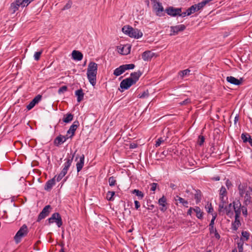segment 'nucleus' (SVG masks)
Returning a JSON list of instances; mask_svg holds the SVG:
<instances>
[{"mask_svg": "<svg viewBox=\"0 0 252 252\" xmlns=\"http://www.w3.org/2000/svg\"><path fill=\"white\" fill-rule=\"evenodd\" d=\"M97 67V64L93 62H91L88 66L87 78L90 84L93 86L95 85L96 82Z\"/></svg>", "mask_w": 252, "mask_h": 252, "instance_id": "nucleus-1", "label": "nucleus"}, {"mask_svg": "<svg viewBox=\"0 0 252 252\" xmlns=\"http://www.w3.org/2000/svg\"><path fill=\"white\" fill-rule=\"evenodd\" d=\"M122 32L129 37L134 38H139L143 35V33L137 29H134L129 25L124 26L122 29Z\"/></svg>", "mask_w": 252, "mask_h": 252, "instance_id": "nucleus-2", "label": "nucleus"}, {"mask_svg": "<svg viewBox=\"0 0 252 252\" xmlns=\"http://www.w3.org/2000/svg\"><path fill=\"white\" fill-rule=\"evenodd\" d=\"M165 12L169 16L176 17L177 16L184 17L186 16V13H182V8H175L169 6L165 9Z\"/></svg>", "mask_w": 252, "mask_h": 252, "instance_id": "nucleus-3", "label": "nucleus"}, {"mask_svg": "<svg viewBox=\"0 0 252 252\" xmlns=\"http://www.w3.org/2000/svg\"><path fill=\"white\" fill-rule=\"evenodd\" d=\"M28 233V227L26 224L23 225L14 237V240L16 244L21 242V238L26 236Z\"/></svg>", "mask_w": 252, "mask_h": 252, "instance_id": "nucleus-4", "label": "nucleus"}, {"mask_svg": "<svg viewBox=\"0 0 252 252\" xmlns=\"http://www.w3.org/2000/svg\"><path fill=\"white\" fill-rule=\"evenodd\" d=\"M48 224L55 222L58 227H60L63 225V220L61 215L59 213H53L51 217L47 220Z\"/></svg>", "mask_w": 252, "mask_h": 252, "instance_id": "nucleus-5", "label": "nucleus"}, {"mask_svg": "<svg viewBox=\"0 0 252 252\" xmlns=\"http://www.w3.org/2000/svg\"><path fill=\"white\" fill-rule=\"evenodd\" d=\"M52 209V207L50 205L45 206L39 213L36 221L39 222L41 220L49 216Z\"/></svg>", "mask_w": 252, "mask_h": 252, "instance_id": "nucleus-6", "label": "nucleus"}, {"mask_svg": "<svg viewBox=\"0 0 252 252\" xmlns=\"http://www.w3.org/2000/svg\"><path fill=\"white\" fill-rule=\"evenodd\" d=\"M186 28V27L184 25H179L175 26L170 27V36L176 35L178 34L180 32L184 31Z\"/></svg>", "mask_w": 252, "mask_h": 252, "instance_id": "nucleus-7", "label": "nucleus"}, {"mask_svg": "<svg viewBox=\"0 0 252 252\" xmlns=\"http://www.w3.org/2000/svg\"><path fill=\"white\" fill-rule=\"evenodd\" d=\"M75 161H76L78 158H79V161H78L76 163V168H77V172H80L84 164V159H85V156L84 155L82 154L81 156L79 155L78 154L75 155Z\"/></svg>", "mask_w": 252, "mask_h": 252, "instance_id": "nucleus-8", "label": "nucleus"}, {"mask_svg": "<svg viewBox=\"0 0 252 252\" xmlns=\"http://www.w3.org/2000/svg\"><path fill=\"white\" fill-rule=\"evenodd\" d=\"M134 84L133 81L131 79H130V78H127L124 79L120 83V86L122 90H127Z\"/></svg>", "mask_w": 252, "mask_h": 252, "instance_id": "nucleus-9", "label": "nucleus"}, {"mask_svg": "<svg viewBox=\"0 0 252 252\" xmlns=\"http://www.w3.org/2000/svg\"><path fill=\"white\" fill-rule=\"evenodd\" d=\"M158 203L161 206L159 208V210L163 213L165 212L167 209L166 198L164 195L162 196L158 199Z\"/></svg>", "mask_w": 252, "mask_h": 252, "instance_id": "nucleus-10", "label": "nucleus"}, {"mask_svg": "<svg viewBox=\"0 0 252 252\" xmlns=\"http://www.w3.org/2000/svg\"><path fill=\"white\" fill-rule=\"evenodd\" d=\"M248 184L247 183H240L238 187L239 195L243 197L244 195L248 190Z\"/></svg>", "mask_w": 252, "mask_h": 252, "instance_id": "nucleus-11", "label": "nucleus"}, {"mask_svg": "<svg viewBox=\"0 0 252 252\" xmlns=\"http://www.w3.org/2000/svg\"><path fill=\"white\" fill-rule=\"evenodd\" d=\"M76 152L77 151H75L71 156H69V157L66 159V161L64 164V167L63 169V170L67 172V171L72 162L73 159L75 156Z\"/></svg>", "mask_w": 252, "mask_h": 252, "instance_id": "nucleus-12", "label": "nucleus"}, {"mask_svg": "<svg viewBox=\"0 0 252 252\" xmlns=\"http://www.w3.org/2000/svg\"><path fill=\"white\" fill-rule=\"evenodd\" d=\"M41 95L38 94L36 95L27 106V109L28 110L32 109L35 105L36 104L38 103L41 100Z\"/></svg>", "mask_w": 252, "mask_h": 252, "instance_id": "nucleus-13", "label": "nucleus"}, {"mask_svg": "<svg viewBox=\"0 0 252 252\" xmlns=\"http://www.w3.org/2000/svg\"><path fill=\"white\" fill-rule=\"evenodd\" d=\"M79 126V123L77 120H76L75 121L73 124L70 126L69 129L67 131V133L69 134L70 133H71V135L70 136V138H72V136H74L75 131Z\"/></svg>", "mask_w": 252, "mask_h": 252, "instance_id": "nucleus-14", "label": "nucleus"}, {"mask_svg": "<svg viewBox=\"0 0 252 252\" xmlns=\"http://www.w3.org/2000/svg\"><path fill=\"white\" fill-rule=\"evenodd\" d=\"M226 81L231 84L238 86L241 84L243 78H241L240 79H238L233 76H227Z\"/></svg>", "mask_w": 252, "mask_h": 252, "instance_id": "nucleus-15", "label": "nucleus"}, {"mask_svg": "<svg viewBox=\"0 0 252 252\" xmlns=\"http://www.w3.org/2000/svg\"><path fill=\"white\" fill-rule=\"evenodd\" d=\"M154 53L151 51H146L142 54V58L145 61H151L154 56Z\"/></svg>", "mask_w": 252, "mask_h": 252, "instance_id": "nucleus-16", "label": "nucleus"}, {"mask_svg": "<svg viewBox=\"0 0 252 252\" xmlns=\"http://www.w3.org/2000/svg\"><path fill=\"white\" fill-rule=\"evenodd\" d=\"M56 178V176H55L53 178L48 180L45 184L44 186V189L47 191H50L52 189V187L54 185H55V178Z\"/></svg>", "mask_w": 252, "mask_h": 252, "instance_id": "nucleus-17", "label": "nucleus"}, {"mask_svg": "<svg viewBox=\"0 0 252 252\" xmlns=\"http://www.w3.org/2000/svg\"><path fill=\"white\" fill-rule=\"evenodd\" d=\"M244 202L243 203L245 206H247L249 204L252 203V196L250 191H247L244 195Z\"/></svg>", "mask_w": 252, "mask_h": 252, "instance_id": "nucleus-18", "label": "nucleus"}, {"mask_svg": "<svg viewBox=\"0 0 252 252\" xmlns=\"http://www.w3.org/2000/svg\"><path fill=\"white\" fill-rule=\"evenodd\" d=\"M142 75L141 71L138 70L137 72H134L130 74V79H131L133 81V83L135 84L139 80L140 77Z\"/></svg>", "mask_w": 252, "mask_h": 252, "instance_id": "nucleus-19", "label": "nucleus"}, {"mask_svg": "<svg viewBox=\"0 0 252 252\" xmlns=\"http://www.w3.org/2000/svg\"><path fill=\"white\" fill-rule=\"evenodd\" d=\"M72 57L73 59L76 61H81L82 60L83 54L79 51L73 50L72 53Z\"/></svg>", "mask_w": 252, "mask_h": 252, "instance_id": "nucleus-20", "label": "nucleus"}, {"mask_svg": "<svg viewBox=\"0 0 252 252\" xmlns=\"http://www.w3.org/2000/svg\"><path fill=\"white\" fill-rule=\"evenodd\" d=\"M241 139L243 140V142H249L250 145L252 147V139L249 133H243L241 134Z\"/></svg>", "mask_w": 252, "mask_h": 252, "instance_id": "nucleus-21", "label": "nucleus"}, {"mask_svg": "<svg viewBox=\"0 0 252 252\" xmlns=\"http://www.w3.org/2000/svg\"><path fill=\"white\" fill-rule=\"evenodd\" d=\"M75 94L77 97V101L78 102H80L83 100L84 98V93H83V90L82 89L76 90L75 92Z\"/></svg>", "mask_w": 252, "mask_h": 252, "instance_id": "nucleus-22", "label": "nucleus"}, {"mask_svg": "<svg viewBox=\"0 0 252 252\" xmlns=\"http://www.w3.org/2000/svg\"><path fill=\"white\" fill-rule=\"evenodd\" d=\"M64 142V140H63V135L60 134L54 140V144L56 146H59Z\"/></svg>", "mask_w": 252, "mask_h": 252, "instance_id": "nucleus-23", "label": "nucleus"}, {"mask_svg": "<svg viewBox=\"0 0 252 252\" xmlns=\"http://www.w3.org/2000/svg\"><path fill=\"white\" fill-rule=\"evenodd\" d=\"M125 71L124 65H122L114 70L113 74L116 76H118L122 74Z\"/></svg>", "mask_w": 252, "mask_h": 252, "instance_id": "nucleus-24", "label": "nucleus"}, {"mask_svg": "<svg viewBox=\"0 0 252 252\" xmlns=\"http://www.w3.org/2000/svg\"><path fill=\"white\" fill-rule=\"evenodd\" d=\"M220 200H223L224 197H226L227 192L226 188L224 186H222L220 189Z\"/></svg>", "mask_w": 252, "mask_h": 252, "instance_id": "nucleus-25", "label": "nucleus"}, {"mask_svg": "<svg viewBox=\"0 0 252 252\" xmlns=\"http://www.w3.org/2000/svg\"><path fill=\"white\" fill-rule=\"evenodd\" d=\"M153 2V11L156 13V12L159 10V8L162 6V3L160 2L158 0H151Z\"/></svg>", "mask_w": 252, "mask_h": 252, "instance_id": "nucleus-26", "label": "nucleus"}, {"mask_svg": "<svg viewBox=\"0 0 252 252\" xmlns=\"http://www.w3.org/2000/svg\"><path fill=\"white\" fill-rule=\"evenodd\" d=\"M240 225H241V222L239 220V217H235V221L232 223V229L234 231H236Z\"/></svg>", "mask_w": 252, "mask_h": 252, "instance_id": "nucleus-27", "label": "nucleus"}, {"mask_svg": "<svg viewBox=\"0 0 252 252\" xmlns=\"http://www.w3.org/2000/svg\"><path fill=\"white\" fill-rule=\"evenodd\" d=\"M193 211L196 213V216L198 219H203V212L201 211L200 208L199 207H195V208H193Z\"/></svg>", "mask_w": 252, "mask_h": 252, "instance_id": "nucleus-28", "label": "nucleus"}, {"mask_svg": "<svg viewBox=\"0 0 252 252\" xmlns=\"http://www.w3.org/2000/svg\"><path fill=\"white\" fill-rule=\"evenodd\" d=\"M232 204L233 203H230L228 206H225L224 207V210L225 211L226 214L229 217H231V216L233 215V212L231 210Z\"/></svg>", "mask_w": 252, "mask_h": 252, "instance_id": "nucleus-29", "label": "nucleus"}, {"mask_svg": "<svg viewBox=\"0 0 252 252\" xmlns=\"http://www.w3.org/2000/svg\"><path fill=\"white\" fill-rule=\"evenodd\" d=\"M73 118V115L71 113H67L66 115L64 116L63 121L65 123H68L70 122Z\"/></svg>", "mask_w": 252, "mask_h": 252, "instance_id": "nucleus-30", "label": "nucleus"}, {"mask_svg": "<svg viewBox=\"0 0 252 252\" xmlns=\"http://www.w3.org/2000/svg\"><path fill=\"white\" fill-rule=\"evenodd\" d=\"M201 192L200 190H195V193L194 194V199L196 204L199 203L201 200Z\"/></svg>", "mask_w": 252, "mask_h": 252, "instance_id": "nucleus-31", "label": "nucleus"}, {"mask_svg": "<svg viewBox=\"0 0 252 252\" xmlns=\"http://www.w3.org/2000/svg\"><path fill=\"white\" fill-rule=\"evenodd\" d=\"M244 240L243 238H240L237 242V247L239 252H243Z\"/></svg>", "mask_w": 252, "mask_h": 252, "instance_id": "nucleus-32", "label": "nucleus"}, {"mask_svg": "<svg viewBox=\"0 0 252 252\" xmlns=\"http://www.w3.org/2000/svg\"><path fill=\"white\" fill-rule=\"evenodd\" d=\"M131 47L129 46H125L122 47L121 50V54L122 55H127L130 52Z\"/></svg>", "mask_w": 252, "mask_h": 252, "instance_id": "nucleus-33", "label": "nucleus"}, {"mask_svg": "<svg viewBox=\"0 0 252 252\" xmlns=\"http://www.w3.org/2000/svg\"><path fill=\"white\" fill-rule=\"evenodd\" d=\"M131 193L132 194H134L136 196H137L139 199H142L144 197V193L141 191H140L138 189H133L131 191Z\"/></svg>", "mask_w": 252, "mask_h": 252, "instance_id": "nucleus-34", "label": "nucleus"}, {"mask_svg": "<svg viewBox=\"0 0 252 252\" xmlns=\"http://www.w3.org/2000/svg\"><path fill=\"white\" fill-rule=\"evenodd\" d=\"M115 194L114 191H108L106 194V198L108 201H113L114 200L113 196Z\"/></svg>", "mask_w": 252, "mask_h": 252, "instance_id": "nucleus-35", "label": "nucleus"}, {"mask_svg": "<svg viewBox=\"0 0 252 252\" xmlns=\"http://www.w3.org/2000/svg\"><path fill=\"white\" fill-rule=\"evenodd\" d=\"M195 7L193 6V5L191 6L189 8L186 12H184V13H186V16H189L191 15V14L194 13L196 12V9Z\"/></svg>", "mask_w": 252, "mask_h": 252, "instance_id": "nucleus-36", "label": "nucleus"}, {"mask_svg": "<svg viewBox=\"0 0 252 252\" xmlns=\"http://www.w3.org/2000/svg\"><path fill=\"white\" fill-rule=\"evenodd\" d=\"M206 4H207L206 2L205 1V0H203V1H201V2H199L196 4H194L193 5L194 6H196L195 7L196 11H197L200 10L201 9H202Z\"/></svg>", "mask_w": 252, "mask_h": 252, "instance_id": "nucleus-37", "label": "nucleus"}, {"mask_svg": "<svg viewBox=\"0 0 252 252\" xmlns=\"http://www.w3.org/2000/svg\"><path fill=\"white\" fill-rule=\"evenodd\" d=\"M25 0H15L13 3L18 6H21L22 7H27L26 3L24 2Z\"/></svg>", "mask_w": 252, "mask_h": 252, "instance_id": "nucleus-38", "label": "nucleus"}, {"mask_svg": "<svg viewBox=\"0 0 252 252\" xmlns=\"http://www.w3.org/2000/svg\"><path fill=\"white\" fill-rule=\"evenodd\" d=\"M165 10H164V8H163V6L162 5L159 9V10H158L157 12H156V15L158 16H159V17H161V16H163L165 15V13H164V12Z\"/></svg>", "mask_w": 252, "mask_h": 252, "instance_id": "nucleus-39", "label": "nucleus"}, {"mask_svg": "<svg viewBox=\"0 0 252 252\" xmlns=\"http://www.w3.org/2000/svg\"><path fill=\"white\" fill-rule=\"evenodd\" d=\"M19 6L12 3L10 5L9 10L12 14H14L19 9Z\"/></svg>", "mask_w": 252, "mask_h": 252, "instance_id": "nucleus-40", "label": "nucleus"}, {"mask_svg": "<svg viewBox=\"0 0 252 252\" xmlns=\"http://www.w3.org/2000/svg\"><path fill=\"white\" fill-rule=\"evenodd\" d=\"M232 203L234 210L238 208L242 209L241 203L239 200H237L236 201H233Z\"/></svg>", "mask_w": 252, "mask_h": 252, "instance_id": "nucleus-41", "label": "nucleus"}, {"mask_svg": "<svg viewBox=\"0 0 252 252\" xmlns=\"http://www.w3.org/2000/svg\"><path fill=\"white\" fill-rule=\"evenodd\" d=\"M67 172L63 170H62V171L60 172V173L57 176V181L59 182L63 178L66 174Z\"/></svg>", "mask_w": 252, "mask_h": 252, "instance_id": "nucleus-42", "label": "nucleus"}, {"mask_svg": "<svg viewBox=\"0 0 252 252\" xmlns=\"http://www.w3.org/2000/svg\"><path fill=\"white\" fill-rule=\"evenodd\" d=\"M190 72V70L189 69H187L182 71H180L179 72V75L182 78H183L184 76L189 74Z\"/></svg>", "mask_w": 252, "mask_h": 252, "instance_id": "nucleus-43", "label": "nucleus"}, {"mask_svg": "<svg viewBox=\"0 0 252 252\" xmlns=\"http://www.w3.org/2000/svg\"><path fill=\"white\" fill-rule=\"evenodd\" d=\"M108 182L110 186H114L116 183L115 178L113 176L110 177L108 179Z\"/></svg>", "mask_w": 252, "mask_h": 252, "instance_id": "nucleus-44", "label": "nucleus"}, {"mask_svg": "<svg viewBox=\"0 0 252 252\" xmlns=\"http://www.w3.org/2000/svg\"><path fill=\"white\" fill-rule=\"evenodd\" d=\"M205 208L208 213H212L214 211L212 204L208 202L207 204L205 206Z\"/></svg>", "mask_w": 252, "mask_h": 252, "instance_id": "nucleus-45", "label": "nucleus"}, {"mask_svg": "<svg viewBox=\"0 0 252 252\" xmlns=\"http://www.w3.org/2000/svg\"><path fill=\"white\" fill-rule=\"evenodd\" d=\"M179 199H177L178 200V201L180 203H181L184 207H188V201L187 200H185L183 198H179Z\"/></svg>", "mask_w": 252, "mask_h": 252, "instance_id": "nucleus-46", "label": "nucleus"}, {"mask_svg": "<svg viewBox=\"0 0 252 252\" xmlns=\"http://www.w3.org/2000/svg\"><path fill=\"white\" fill-rule=\"evenodd\" d=\"M125 70L132 69L135 67V65L133 63L123 64Z\"/></svg>", "mask_w": 252, "mask_h": 252, "instance_id": "nucleus-47", "label": "nucleus"}, {"mask_svg": "<svg viewBox=\"0 0 252 252\" xmlns=\"http://www.w3.org/2000/svg\"><path fill=\"white\" fill-rule=\"evenodd\" d=\"M214 221L215 220H211V222L209 224V231L210 234H213V233L214 232Z\"/></svg>", "mask_w": 252, "mask_h": 252, "instance_id": "nucleus-48", "label": "nucleus"}, {"mask_svg": "<svg viewBox=\"0 0 252 252\" xmlns=\"http://www.w3.org/2000/svg\"><path fill=\"white\" fill-rule=\"evenodd\" d=\"M151 202L152 201L151 200L147 201V207H146V209L150 211H153L155 207L154 204H151Z\"/></svg>", "mask_w": 252, "mask_h": 252, "instance_id": "nucleus-49", "label": "nucleus"}, {"mask_svg": "<svg viewBox=\"0 0 252 252\" xmlns=\"http://www.w3.org/2000/svg\"><path fill=\"white\" fill-rule=\"evenodd\" d=\"M205 141V137L203 135H199L198 137V144L199 146H202Z\"/></svg>", "mask_w": 252, "mask_h": 252, "instance_id": "nucleus-50", "label": "nucleus"}, {"mask_svg": "<svg viewBox=\"0 0 252 252\" xmlns=\"http://www.w3.org/2000/svg\"><path fill=\"white\" fill-rule=\"evenodd\" d=\"M67 90V87L66 86H63L60 88V89L58 90V93L59 94H61L65 92H66Z\"/></svg>", "mask_w": 252, "mask_h": 252, "instance_id": "nucleus-51", "label": "nucleus"}, {"mask_svg": "<svg viewBox=\"0 0 252 252\" xmlns=\"http://www.w3.org/2000/svg\"><path fill=\"white\" fill-rule=\"evenodd\" d=\"M72 1H70V0H69L66 3V4L63 6V8L62 10H64L68 9L70 8L71 6H72Z\"/></svg>", "mask_w": 252, "mask_h": 252, "instance_id": "nucleus-52", "label": "nucleus"}, {"mask_svg": "<svg viewBox=\"0 0 252 252\" xmlns=\"http://www.w3.org/2000/svg\"><path fill=\"white\" fill-rule=\"evenodd\" d=\"M42 53V50L40 51L36 52L34 55V60L36 61H38L40 59V56H41Z\"/></svg>", "mask_w": 252, "mask_h": 252, "instance_id": "nucleus-53", "label": "nucleus"}, {"mask_svg": "<svg viewBox=\"0 0 252 252\" xmlns=\"http://www.w3.org/2000/svg\"><path fill=\"white\" fill-rule=\"evenodd\" d=\"M250 233L248 231H243L242 232V236L246 239V240L247 241L249 239Z\"/></svg>", "mask_w": 252, "mask_h": 252, "instance_id": "nucleus-54", "label": "nucleus"}, {"mask_svg": "<svg viewBox=\"0 0 252 252\" xmlns=\"http://www.w3.org/2000/svg\"><path fill=\"white\" fill-rule=\"evenodd\" d=\"M149 96V92L148 91H144L142 94H139L138 95V97L140 98H145L146 97H148Z\"/></svg>", "mask_w": 252, "mask_h": 252, "instance_id": "nucleus-55", "label": "nucleus"}, {"mask_svg": "<svg viewBox=\"0 0 252 252\" xmlns=\"http://www.w3.org/2000/svg\"><path fill=\"white\" fill-rule=\"evenodd\" d=\"M221 202L219 204V211L220 212L222 209H224V204L226 203L225 199H223V200H220Z\"/></svg>", "mask_w": 252, "mask_h": 252, "instance_id": "nucleus-56", "label": "nucleus"}, {"mask_svg": "<svg viewBox=\"0 0 252 252\" xmlns=\"http://www.w3.org/2000/svg\"><path fill=\"white\" fill-rule=\"evenodd\" d=\"M164 141V140L162 139V138L160 137L157 139L156 141V143L155 144V146L156 147H158L160 146V145L161 144V143L163 142Z\"/></svg>", "mask_w": 252, "mask_h": 252, "instance_id": "nucleus-57", "label": "nucleus"}, {"mask_svg": "<svg viewBox=\"0 0 252 252\" xmlns=\"http://www.w3.org/2000/svg\"><path fill=\"white\" fill-rule=\"evenodd\" d=\"M158 184L155 183H153L150 184L151 188L150 190L153 191H155L157 189V187L158 186Z\"/></svg>", "mask_w": 252, "mask_h": 252, "instance_id": "nucleus-58", "label": "nucleus"}, {"mask_svg": "<svg viewBox=\"0 0 252 252\" xmlns=\"http://www.w3.org/2000/svg\"><path fill=\"white\" fill-rule=\"evenodd\" d=\"M213 233H214L215 237L217 239L219 240L220 239V235L217 232V230L216 228L214 227V232Z\"/></svg>", "mask_w": 252, "mask_h": 252, "instance_id": "nucleus-59", "label": "nucleus"}, {"mask_svg": "<svg viewBox=\"0 0 252 252\" xmlns=\"http://www.w3.org/2000/svg\"><path fill=\"white\" fill-rule=\"evenodd\" d=\"M241 209H242L238 208L236 209V210H234L235 213V217H240V216L241 215Z\"/></svg>", "mask_w": 252, "mask_h": 252, "instance_id": "nucleus-60", "label": "nucleus"}, {"mask_svg": "<svg viewBox=\"0 0 252 252\" xmlns=\"http://www.w3.org/2000/svg\"><path fill=\"white\" fill-rule=\"evenodd\" d=\"M225 185H226L227 188L228 189H229V188H230L232 186V184L231 181L229 179L226 180V182H225Z\"/></svg>", "mask_w": 252, "mask_h": 252, "instance_id": "nucleus-61", "label": "nucleus"}, {"mask_svg": "<svg viewBox=\"0 0 252 252\" xmlns=\"http://www.w3.org/2000/svg\"><path fill=\"white\" fill-rule=\"evenodd\" d=\"M190 102V99L189 98H187V99H185V100L180 102L179 104H181V105H183L187 104L189 103Z\"/></svg>", "mask_w": 252, "mask_h": 252, "instance_id": "nucleus-62", "label": "nucleus"}, {"mask_svg": "<svg viewBox=\"0 0 252 252\" xmlns=\"http://www.w3.org/2000/svg\"><path fill=\"white\" fill-rule=\"evenodd\" d=\"M246 206H243L242 207V213L243 215L245 216L247 215V209Z\"/></svg>", "mask_w": 252, "mask_h": 252, "instance_id": "nucleus-63", "label": "nucleus"}, {"mask_svg": "<svg viewBox=\"0 0 252 252\" xmlns=\"http://www.w3.org/2000/svg\"><path fill=\"white\" fill-rule=\"evenodd\" d=\"M135 208L136 210H138L140 207V204L137 200L134 201Z\"/></svg>", "mask_w": 252, "mask_h": 252, "instance_id": "nucleus-64", "label": "nucleus"}]
</instances>
